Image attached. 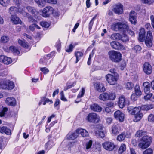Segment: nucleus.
<instances>
[{
    "mask_svg": "<svg viewBox=\"0 0 154 154\" xmlns=\"http://www.w3.org/2000/svg\"><path fill=\"white\" fill-rule=\"evenodd\" d=\"M152 138L151 136L146 135L143 136L140 139V142L138 146L142 149H145L148 147L152 142Z\"/></svg>",
    "mask_w": 154,
    "mask_h": 154,
    "instance_id": "1",
    "label": "nucleus"
},
{
    "mask_svg": "<svg viewBox=\"0 0 154 154\" xmlns=\"http://www.w3.org/2000/svg\"><path fill=\"white\" fill-rule=\"evenodd\" d=\"M108 55L110 59L113 62L119 63L122 60V54L119 51L112 50L109 51Z\"/></svg>",
    "mask_w": 154,
    "mask_h": 154,
    "instance_id": "2",
    "label": "nucleus"
},
{
    "mask_svg": "<svg viewBox=\"0 0 154 154\" xmlns=\"http://www.w3.org/2000/svg\"><path fill=\"white\" fill-rule=\"evenodd\" d=\"M99 96L98 98L100 100L105 101L108 100H113L116 98L115 93L112 92H103Z\"/></svg>",
    "mask_w": 154,
    "mask_h": 154,
    "instance_id": "3",
    "label": "nucleus"
},
{
    "mask_svg": "<svg viewBox=\"0 0 154 154\" xmlns=\"http://www.w3.org/2000/svg\"><path fill=\"white\" fill-rule=\"evenodd\" d=\"M119 76L118 75L108 74L105 76V78L108 83L110 85H114L117 84Z\"/></svg>",
    "mask_w": 154,
    "mask_h": 154,
    "instance_id": "4",
    "label": "nucleus"
},
{
    "mask_svg": "<svg viewBox=\"0 0 154 154\" xmlns=\"http://www.w3.org/2000/svg\"><path fill=\"white\" fill-rule=\"evenodd\" d=\"M110 44L112 48L116 50L124 51L126 50L125 47L118 42L113 41L110 42Z\"/></svg>",
    "mask_w": 154,
    "mask_h": 154,
    "instance_id": "5",
    "label": "nucleus"
},
{
    "mask_svg": "<svg viewBox=\"0 0 154 154\" xmlns=\"http://www.w3.org/2000/svg\"><path fill=\"white\" fill-rule=\"evenodd\" d=\"M2 89L11 90L14 88V85L12 81H9L8 82L5 79H2Z\"/></svg>",
    "mask_w": 154,
    "mask_h": 154,
    "instance_id": "6",
    "label": "nucleus"
},
{
    "mask_svg": "<svg viewBox=\"0 0 154 154\" xmlns=\"http://www.w3.org/2000/svg\"><path fill=\"white\" fill-rule=\"evenodd\" d=\"M126 27V25L125 23H123L121 22L114 23L111 26V28L112 30L117 31V30L122 32L124 27Z\"/></svg>",
    "mask_w": 154,
    "mask_h": 154,
    "instance_id": "7",
    "label": "nucleus"
},
{
    "mask_svg": "<svg viewBox=\"0 0 154 154\" xmlns=\"http://www.w3.org/2000/svg\"><path fill=\"white\" fill-rule=\"evenodd\" d=\"M54 11L53 8L51 6H46L42 10V16L45 17H47L53 14Z\"/></svg>",
    "mask_w": 154,
    "mask_h": 154,
    "instance_id": "8",
    "label": "nucleus"
},
{
    "mask_svg": "<svg viewBox=\"0 0 154 154\" xmlns=\"http://www.w3.org/2000/svg\"><path fill=\"white\" fill-rule=\"evenodd\" d=\"M86 120L90 122L95 123L99 121V119L96 113H89L86 118Z\"/></svg>",
    "mask_w": 154,
    "mask_h": 154,
    "instance_id": "9",
    "label": "nucleus"
},
{
    "mask_svg": "<svg viewBox=\"0 0 154 154\" xmlns=\"http://www.w3.org/2000/svg\"><path fill=\"white\" fill-rule=\"evenodd\" d=\"M114 116L115 119L119 122H122L124 121L125 115L122 112L117 110L115 112Z\"/></svg>",
    "mask_w": 154,
    "mask_h": 154,
    "instance_id": "10",
    "label": "nucleus"
},
{
    "mask_svg": "<svg viewBox=\"0 0 154 154\" xmlns=\"http://www.w3.org/2000/svg\"><path fill=\"white\" fill-rule=\"evenodd\" d=\"M103 147L106 150L111 151H113L115 147V145L113 142L106 141L102 144Z\"/></svg>",
    "mask_w": 154,
    "mask_h": 154,
    "instance_id": "11",
    "label": "nucleus"
},
{
    "mask_svg": "<svg viewBox=\"0 0 154 154\" xmlns=\"http://www.w3.org/2000/svg\"><path fill=\"white\" fill-rule=\"evenodd\" d=\"M94 86L96 91L100 92H103L106 91L104 85L102 83L97 82L94 84Z\"/></svg>",
    "mask_w": 154,
    "mask_h": 154,
    "instance_id": "12",
    "label": "nucleus"
},
{
    "mask_svg": "<svg viewBox=\"0 0 154 154\" xmlns=\"http://www.w3.org/2000/svg\"><path fill=\"white\" fill-rule=\"evenodd\" d=\"M143 69L144 72L147 75H149L152 73V67L149 62L144 63L143 66Z\"/></svg>",
    "mask_w": 154,
    "mask_h": 154,
    "instance_id": "13",
    "label": "nucleus"
},
{
    "mask_svg": "<svg viewBox=\"0 0 154 154\" xmlns=\"http://www.w3.org/2000/svg\"><path fill=\"white\" fill-rule=\"evenodd\" d=\"M113 11L116 14H122L123 12V6L121 3L116 4L114 6Z\"/></svg>",
    "mask_w": 154,
    "mask_h": 154,
    "instance_id": "14",
    "label": "nucleus"
},
{
    "mask_svg": "<svg viewBox=\"0 0 154 154\" xmlns=\"http://www.w3.org/2000/svg\"><path fill=\"white\" fill-rule=\"evenodd\" d=\"M128 100L125 98L124 96L122 95L119 98L118 104L119 107L123 108L125 106Z\"/></svg>",
    "mask_w": 154,
    "mask_h": 154,
    "instance_id": "15",
    "label": "nucleus"
},
{
    "mask_svg": "<svg viewBox=\"0 0 154 154\" xmlns=\"http://www.w3.org/2000/svg\"><path fill=\"white\" fill-rule=\"evenodd\" d=\"M146 31L145 29L141 27L139 30V36L138 39L140 42H143L146 38Z\"/></svg>",
    "mask_w": 154,
    "mask_h": 154,
    "instance_id": "16",
    "label": "nucleus"
},
{
    "mask_svg": "<svg viewBox=\"0 0 154 154\" xmlns=\"http://www.w3.org/2000/svg\"><path fill=\"white\" fill-rule=\"evenodd\" d=\"M85 50L82 49L80 51H75L74 52V56L76 57L75 63H77L82 58L84 55Z\"/></svg>",
    "mask_w": 154,
    "mask_h": 154,
    "instance_id": "17",
    "label": "nucleus"
},
{
    "mask_svg": "<svg viewBox=\"0 0 154 154\" xmlns=\"http://www.w3.org/2000/svg\"><path fill=\"white\" fill-rule=\"evenodd\" d=\"M143 87L144 92L145 94L149 93L150 92L151 84L146 81L144 82L143 84Z\"/></svg>",
    "mask_w": 154,
    "mask_h": 154,
    "instance_id": "18",
    "label": "nucleus"
},
{
    "mask_svg": "<svg viewBox=\"0 0 154 154\" xmlns=\"http://www.w3.org/2000/svg\"><path fill=\"white\" fill-rule=\"evenodd\" d=\"M0 62L7 65H8L12 62L11 59L4 55H0Z\"/></svg>",
    "mask_w": 154,
    "mask_h": 154,
    "instance_id": "19",
    "label": "nucleus"
},
{
    "mask_svg": "<svg viewBox=\"0 0 154 154\" xmlns=\"http://www.w3.org/2000/svg\"><path fill=\"white\" fill-rule=\"evenodd\" d=\"M29 12H30L35 18L38 17L37 15L39 14V12L34 7L28 6L26 8Z\"/></svg>",
    "mask_w": 154,
    "mask_h": 154,
    "instance_id": "20",
    "label": "nucleus"
},
{
    "mask_svg": "<svg viewBox=\"0 0 154 154\" xmlns=\"http://www.w3.org/2000/svg\"><path fill=\"white\" fill-rule=\"evenodd\" d=\"M29 12H30L35 18L38 17L37 15L39 14V12L34 7L28 6L26 8Z\"/></svg>",
    "mask_w": 154,
    "mask_h": 154,
    "instance_id": "21",
    "label": "nucleus"
},
{
    "mask_svg": "<svg viewBox=\"0 0 154 154\" xmlns=\"http://www.w3.org/2000/svg\"><path fill=\"white\" fill-rule=\"evenodd\" d=\"M137 17L135 15V12L134 11L130 12L129 16V20L132 24L135 25L137 23Z\"/></svg>",
    "mask_w": 154,
    "mask_h": 154,
    "instance_id": "22",
    "label": "nucleus"
},
{
    "mask_svg": "<svg viewBox=\"0 0 154 154\" xmlns=\"http://www.w3.org/2000/svg\"><path fill=\"white\" fill-rule=\"evenodd\" d=\"M129 113L132 115H135L140 111V106L135 107L133 108L128 107V108Z\"/></svg>",
    "mask_w": 154,
    "mask_h": 154,
    "instance_id": "23",
    "label": "nucleus"
},
{
    "mask_svg": "<svg viewBox=\"0 0 154 154\" xmlns=\"http://www.w3.org/2000/svg\"><path fill=\"white\" fill-rule=\"evenodd\" d=\"M76 132L78 134H80L83 137L88 136V133L85 129L78 128L76 130Z\"/></svg>",
    "mask_w": 154,
    "mask_h": 154,
    "instance_id": "24",
    "label": "nucleus"
},
{
    "mask_svg": "<svg viewBox=\"0 0 154 154\" xmlns=\"http://www.w3.org/2000/svg\"><path fill=\"white\" fill-rule=\"evenodd\" d=\"M147 131L146 130L143 128L140 130H138L136 133L135 136L137 137H140L146 135L147 134Z\"/></svg>",
    "mask_w": 154,
    "mask_h": 154,
    "instance_id": "25",
    "label": "nucleus"
},
{
    "mask_svg": "<svg viewBox=\"0 0 154 154\" xmlns=\"http://www.w3.org/2000/svg\"><path fill=\"white\" fill-rule=\"evenodd\" d=\"M102 128L99 129H96L95 131L96 136L98 138H103L105 136V134L103 131H102Z\"/></svg>",
    "mask_w": 154,
    "mask_h": 154,
    "instance_id": "26",
    "label": "nucleus"
},
{
    "mask_svg": "<svg viewBox=\"0 0 154 154\" xmlns=\"http://www.w3.org/2000/svg\"><path fill=\"white\" fill-rule=\"evenodd\" d=\"M0 133H5L7 135H10L11 134V130L5 126H0Z\"/></svg>",
    "mask_w": 154,
    "mask_h": 154,
    "instance_id": "27",
    "label": "nucleus"
},
{
    "mask_svg": "<svg viewBox=\"0 0 154 154\" xmlns=\"http://www.w3.org/2000/svg\"><path fill=\"white\" fill-rule=\"evenodd\" d=\"M6 102L10 106H15L17 104L15 99L13 97H9L6 98Z\"/></svg>",
    "mask_w": 154,
    "mask_h": 154,
    "instance_id": "28",
    "label": "nucleus"
},
{
    "mask_svg": "<svg viewBox=\"0 0 154 154\" xmlns=\"http://www.w3.org/2000/svg\"><path fill=\"white\" fill-rule=\"evenodd\" d=\"M11 20L14 24H15L19 23L21 24L22 23L20 18L16 15H12L11 16Z\"/></svg>",
    "mask_w": 154,
    "mask_h": 154,
    "instance_id": "29",
    "label": "nucleus"
},
{
    "mask_svg": "<svg viewBox=\"0 0 154 154\" xmlns=\"http://www.w3.org/2000/svg\"><path fill=\"white\" fill-rule=\"evenodd\" d=\"M90 108L91 110L95 112H100L102 109V108L96 103H94L91 105Z\"/></svg>",
    "mask_w": 154,
    "mask_h": 154,
    "instance_id": "30",
    "label": "nucleus"
},
{
    "mask_svg": "<svg viewBox=\"0 0 154 154\" xmlns=\"http://www.w3.org/2000/svg\"><path fill=\"white\" fill-rule=\"evenodd\" d=\"M18 42L19 44L23 48L26 49H29V46L28 42H25V40L23 41L19 39L18 40Z\"/></svg>",
    "mask_w": 154,
    "mask_h": 154,
    "instance_id": "31",
    "label": "nucleus"
},
{
    "mask_svg": "<svg viewBox=\"0 0 154 154\" xmlns=\"http://www.w3.org/2000/svg\"><path fill=\"white\" fill-rule=\"evenodd\" d=\"M134 93L140 96L142 94V92L141 91L140 86L139 83L137 84L134 87Z\"/></svg>",
    "mask_w": 154,
    "mask_h": 154,
    "instance_id": "32",
    "label": "nucleus"
},
{
    "mask_svg": "<svg viewBox=\"0 0 154 154\" xmlns=\"http://www.w3.org/2000/svg\"><path fill=\"white\" fill-rule=\"evenodd\" d=\"M153 107L154 105L151 104L143 105L141 107H140V111L142 110L147 111L153 109Z\"/></svg>",
    "mask_w": 154,
    "mask_h": 154,
    "instance_id": "33",
    "label": "nucleus"
},
{
    "mask_svg": "<svg viewBox=\"0 0 154 154\" xmlns=\"http://www.w3.org/2000/svg\"><path fill=\"white\" fill-rule=\"evenodd\" d=\"M126 26H127V27H126V26L124 27L122 31L124 33L125 32H127L130 35L132 36H134L135 34L134 32L131 30L129 29V27L127 24H126Z\"/></svg>",
    "mask_w": 154,
    "mask_h": 154,
    "instance_id": "34",
    "label": "nucleus"
},
{
    "mask_svg": "<svg viewBox=\"0 0 154 154\" xmlns=\"http://www.w3.org/2000/svg\"><path fill=\"white\" fill-rule=\"evenodd\" d=\"M118 125L114 124L112 127V133L116 135H117L119 133V131L118 128Z\"/></svg>",
    "mask_w": 154,
    "mask_h": 154,
    "instance_id": "35",
    "label": "nucleus"
},
{
    "mask_svg": "<svg viewBox=\"0 0 154 154\" xmlns=\"http://www.w3.org/2000/svg\"><path fill=\"white\" fill-rule=\"evenodd\" d=\"M121 37V34L119 33H115L111 35L110 38L111 39L115 41H119Z\"/></svg>",
    "mask_w": 154,
    "mask_h": 154,
    "instance_id": "36",
    "label": "nucleus"
},
{
    "mask_svg": "<svg viewBox=\"0 0 154 154\" xmlns=\"http://www.w3.org/2000/svg\"><path fill=\"white\" fill-rule=\"evenodd\" d=\"M78 134L75 132L71 134L69 133L66 136V138L68 140H74L78 136Z\"/></svg>",
    "mask_w": 154,
    "mask_h": 154,
    "instance_id": "37",
    "label": "nucleus"
},
{
    "mask_svg": "<svg viewBox=\"0 0 154 154\" xmlns=\"http://www.w3.org/2000/svg\"><path fill=\"white\" fill-rule=\"evenodd\" d=\"M9 49L11 52L15 54L19 55L20 52L19 49L16 47L14 46H11L9 48Z\"/></svg>",
    "mask_w": 154,
    "mask_h": 154,
    "instance_id": "38",
    "label": "nucleus"
},
{
    "mask_svg": "<svg viewBox=\"0 0 154 154\" xmlns=\"http://www.w3.org/2000/svg\"><path fill=\"white\" fill-rule=\"evenodd\" d=\"M143 114L141 112H139L138 113L134 115V122H137L140 121L143 117Z\"/></svg>",
    "mask_w": 154,
    "mask_h": 154,
    "instance_id": "39",
    "label": "nucleus"
},
{
    "mask_svg": "<svg viewBox=\"0 0 154 154\" xmlns=\"http://www.w3.org/2000/svg\"><path fill=\"white\" fill-rule=\"evenodd\" d=\"M129 39L128 36L126 34L123 33L122 35H121V37L120 40H121L123 43H126L128 42Z\"/></svg>",
    "mask_w": 154,
    "mask_h": 154,
    "instance_id": "40",
    "label": "nucleus"
},
{
    "mask_svg": "<svg viewBox=\"0 0 154 154\" xmlns=\"http://www.w3.org/2000/svg\"><path fill=\"white\" fill-rule=\"evenodd\" d=\"M97 14H96L93 17L91 20L90 21L88 24V29L89 32H90L94 24V21L95 19L97 16Z\"/></svg>",
    "mask_w": 154,
    "mask_h": 154,
    "instance_id": "41",
    "label": "nucleus"
},
{
    "mask_svg": "<svg viewBox=\"0 0 154 154\" xmlns=\"http://www.w3.org/2000/svg\"><path fill=\"white\" fill-rule=\"evenodd\" d=\"M126 150V145L124 143L122 144L118 150V152L119 154H122Z\"/></svg>",
    "mask_w": 154,
    "mask_h": 154,
    "instance_id": "42",
    "label": "nucleus"
},
{
    "mask_svg": "<svg viewBox=\"0 0 154 154\" xmlns=\"http://www.w3.org/2000/svg\"><path fill=\"white\" fill-rule=\"evenodd\" d=\"M153 39H149L148 38H146L145 41V44L146 46L148 48H151L153 45Z\"/></svg>",
    "mask_w": 154,
    "mask_h": 154,
    "instance_id": "43",
    "label": "nucleus"
},
{
    "mask_svg": "<svg viewBox=\"0 0 154 154\" xmlns=\"http://www.w3.org/2000/svg\"><path fill=\"white\" fill-rule=\"evenodd\" d=\"M44 102L43 103V105H45L47 103H50L49 104H52L53 103V102L52 100H50L48 98H46V95L42 97Z\"/></svg>",
    "mask_w": 154,
    "mask_h": 154,
    "instance_id": "44",
    "label": "nucleus"
},
{
    "mask_svg": "<svg viewBox=\"0 0 154 154\" xmlns=\"http://www.w3.org/2000/svg\"><path fill=\"white\" fill-rule=\"evenodd\" d=\"M26 17L29 22L34 23H36L37 22V20L34 19L32 16L28 13H26Z\"/></svg>",
    "mask_w": 154,
    "mask_h": 154,
    "instance_id": "45",
    "label": "nucleus"
},
{
    "mask_svg": "<svg viewBox=\"0 0 154 154\" xmlns=\"http://www.w3.org/2000/svg\"><path fill=\"white\" fill-rule=\"evenodd\" d=\"M125 133L123 132L117 136V139L119 141L121 142L125 139Z\"/></svg>",
    "mask_w": 154,
    "mask_h": 154,
    "instance_id": "46",
    "label": "nucleus"
},
{
    "mask_svg": "<svg viewBox=\"0 0 154 154\" xmlns=\"http://www.w3.org/2000/svg\"><path fill=\"white\" fill-rule=\"evenodd\" d=\"M141 49V47L139 45H135L132 48V51L136 53L139 52Z\"/></svg>",
    "mask_w": 154,
    "mask_h": 154,
    "instance_id": "47",
    "label": "nucleus"
},
{
    "mask_svg": "<svg viewBox=\"0 0 154 154\" xmlns=\"http://www.w3.org/2000/svg\"><path fill=\"white\" fill-rule=\"evenodd\" d=\"M134 88V84L131 82H128L126 85V88L128 90H132Z\"/></svg>",
    "mask_w": 154,
    "mask_h": 154,
    "instance_id": "48",
    "label": "nucleus"
},
{
    "mask_svg": "<svg viewBox=\"0 0 154 154\" xmlns=\"http://www.w3.org/2000/svg\"><path fill=\"white\" fill-rule=\"evenodd\" d=\"M10 2V0H0L1 5L4 7H6L8 6Z\"/></svg>",
    "mask_w": 154,
    "mask_h": 154,
    "instance_id": "49",
    "label": "nucleus"
},
{
    "mask_svg": "<svg viewBox=\"0 0 154 154\" xmlns=\"http://www.w3.org/2000/svg\"><path fill=\"white\" fill-rule=\"evenodd\" d=\"M8 111V109L7 107H4L3 108L2 110L0 112V117H3L5 116V114Z\"/></svg>",
    "mask_w": 154,
    "mask_h": 154,
    "instance_id": "50",
    "label": "nucleus"
},
{
    "mask_svg": "<svg viewBox=\"0 0 154 154\" xmlns=\"http://www.w3.org/2000/svg\"><path fill=\"white\" fill-rule=\"evenodd\" d=\"M75 47V45H72V44H70L68 48L65 49V51L69 53H71L72 52Z\"/></svg>",
    "mask_w": 154,
    "mask_h": 154,
    "instance_id": "51",
    "label": "nucleus"
},
{
    "mask_svg": "<svg viewBox=\"0 0 154 154\" xmlns=\"http://www.w3.org/2000/svg\"><path fill=\"white\" fill-rule=\"evenodd\" d=\"M40 25L42 27L48 28L50 26V24L46 21H42L40 22Z\"/></svg>",
    "mask_w": 154,
    "mask_h": 154,
    "instance_id": "52",
    "label": "nucleus"
},
{
    "mask_svg": "<svg viewBox=\"0 0 154 154\" xmlns=\"http://www.w3.org/2000/svg\"><path fill=\"white\" fill-rule=\"evenodd\" d=\"M148 120L149 122L154 123V113L150 114L148 117Z\"/></svg>",
    "mask_w": 154,
    "mask_h": 154,
    "instance_id": "53",
    "label": "nucleus"
},
{
    "mask_svg": "<svg viewBox=\"0 0 154 154\" xmlns=\"http://www.w3.org/2000/svg\"><path fill=\"white\" fill-rule=\"evenodd\" d=\"M146 95L144 96V99L147 101L150 100L151 101V99L153 96V94L152 93H148L146 94Z\"/></svg>",
    "mask_w": 154,
    "mask_h": 154,
    "instance_id": "54",
    "label": "nucleus"
},
{
    "mask_svg": "<svg viewBox=\"0 0 154 154\" xmlns=\"http://www.w3.org/2000/svg\"><path fill=\"white\" fill-rule=\"evenodd\" d=\"M55 47L58 52H60L61 47V44L60 40H58L56 43Z\"/></svg>",
    "mask_w": 154,
    "mask_h": 154,
    "instance_id": "55",
    "label": "nucleus"
},
{
    "mask_svg": "<svg viewBox=\"0 0 154 154\" xmlns=\"http://www.w3.org/2000/svg\"><path fill=\"white\" fill-rule=\"evenodd\" d=\"M85 92V89L84 88H82L81 89V92H79L78 94L77 100H78L79 98H80L82 97L84 95Z\"/></svg>",
    "mask_w": 154,
    "mask_h": 154,
    "instance_id": "56",
    "label": "nucleus"
},
{
    "mask_svg": "<svg viewBox=\"0 0 154 154\" xmlns=\"http://www.w3.org/2000/svg\"><path fill=\"white\" fill-rule=\"evenodd\" d=\"M76 82H74L72 84L70 85H66V86L64 88V90L65 91H66L68 89L71 88L72 87H73L76 84Z\"/></svg>",
    "mask_w": 154,
    "mask_h": 154,
    "instance_id": "57",
    "label": "nucleus"
},
{
    "mask_svg": "<svg viewBox=\"0 0 154 154\" xmlns=\"http://www.w3.org/2000/svg\"><path fill=\"white\" fill-rule=\"evenodd\" d=\"M13 2L15 3L18 7V11H20V6L22 3V1L21 0H13Z\"/></svg>",
    "mask_w": 154,
    "mask_h": 154,
    "instance_id": "58",
    "label": "nucleus"
},
{
    "mask_svg": "<svg viewBox=\"0 0 154 154\" xmlns=\"http://www.w3.org/2000/svg\"><path fill=\"white\" fill-rule=\"evenodd\" d=\"M140 97V96L134 93L131 94V98L132 101H135L137 99L138 97Z\"/></svg>",
    "mask_w": 154,
    "mask_h": 154,
    "instance_id": "59",
    "label": "nucleus"
},
{
    "mask_svg": "<svg viewBox=\"0 0 154 154\" xmlns=\"http://www.w3.org/2000/svg\"><path fill=\"white\" fill-rule=\"evenodd\" d=\"M153 150L151 148H148L146 149L143 152V154H153Z\"/></svg>",
    "mask_w": 154,
    "mask_h": 154,
    "instance_id": "60",
    "label": "nucleus"
},
{
    "mask_svg": "<svg viewBox=\"0 0 154 154\" xmlns=\"http://www.w3.org/2000/svg\"><path fill=\"white\" fill-rule=\"evenodd\" d=\"M18 10V8L14 6H12L10 7L9 9V11L10 14L15 13Z\"/></svg>",
    "mask_w": 154,
    "mask_h": 154,
    "instance_id": "61",
    "label": "nucleus"
},
{
    "mask_svg": "<svg viewBox=\"0 0 154 154\" xmlns=\"http://www.w3.org/2000/svg\"><path fill=\"white\" fill-rule=\"evenodd\" d=\"M40 70L44 74H46L48 73L49 71V69L46 67H40Z\"/></svg>",
    "mask_w": 154,
    "mask_h": 154,
    "instance_id": "62",
    "label": "nucleus"
},
{
    "mask_svg": "<svg viewBox=\"0 0 154 154\" xmlns=\"http://www.w3.org/2000/svg\"><path fill=\"white\" fill-rule=\"evenodd\" d=\"M8 41V37L6 36H3L1 37V42L2 43H6Z\"/></svg>",
    "mask_w": 154,
    "mask_h": 154,
    "instance_id": "63",
    "label": "nucleus"
},
{
    "mask_svg": "<svg viewBox=\"0 0 154 154\" xmlns=\"http://www.w3.org/2000/svg\"><path fill=\"white\" fill-rule=\"evenodd\" d=\"M92 141L90 140L86 144V148L87 149H89L92 146Z\"/></svg>",
    "mask_w": 154,
    "mask_h": 154,
    "instance_id": "64",
    "label": "nucleus"
}]
</instances>
